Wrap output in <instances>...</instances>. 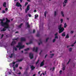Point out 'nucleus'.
Returning a JSON list of instances; mask_svg holds the SVG:
<instances>
[{
  "label": "nucleus",
  "instance_id": "412c9836",
  "mask_svg": "<svg viewBox=\"0 0 76 76\" xmlns=\"http://www.w3.org/2000/svg\"><path fill=\"white\" fill-rule=\"evenodd\" d=\"M61 13L62 16H63V17H64V14H63V11H61Z\"/></svg>",
  "mask_w": 76,
  "mask_h": 76
},
{
  "label": "nucleus",
  "instance_id": "6e6d98bb",
  "mask_svg": "<svg viewBox=\"0 0 76 76\" xmlns=\"http://www.w3.org/2000/svg\"><path fill=\"white\" fill-rule=\"evenodd\" d=\"M13 70L14 71H15V67H13Z\"/></svg>",
  "mask_w": 76,
  "mask_h": 76
},
{
  "label": "nucleus",
  "instance_id": "20e7f679",
  "mask_svg": "<svg viewBox=\"0 0 76 76\" xmlns=\"http://www.w3.org/2000/svg\"><path fill=\"white\" fill-rule=\"evenodd\" d=\"M29 9H30V5L28 4L27 7V8L25 10V12L26 13H28V11L29 10Z\"/></svg>",
  "mask_w": 76,
  "mask_h": 76
},
{
  "label": "nucleus",
  "instance_id": "aec40b11",
  "mask_svg": "<svg viewBox=\"0 0 76 76\" xmlns=\"http://www.w3.org/2000/svg\"><path fill=\"white\" fill-rule=\"evenodd\" d=\"M1 32H3V31H6V29L4 28H3V29L2 30H1Z\"/></svg>",
  "mask_w": 76,
  "mask_h": 76
},
{
  "label": "nucleus",
  "instance_id": "e2e57ef3",
  "mask_svg": "<svg viewBox=\"0 0 76 76\" xmlns=\"http://www.w3.org/2000/svg\"><path fill=\"white\" fill-rule=\"evenodd\" d=\"M40 72H41V71L39 72L38 74H39V75L40 74Z\"/></svg>",
  "mask_w": 76,
  "mask_h": 76
},
{
  "label": "nucleus",
  "instance_id": "a878e982",
  "mask_svg": "<svg viewBox=\"0 0 76 76\" xmlns=\"http://www.w3.org/2000/svg\"><path fill=\"white\" fill-rule=\"evenodd\" d=\"M34 16H35L34 18L37 19V18H38V15H34Z\"/></svg>",
  "mask_w": 76,
  "mask_h": 76
},
{
  "label": "nucleus",
  "instance_id": "b1692460",
  "mask_svg": "<svg viewBox=\"0 0 76 76\" xmlns=\"http://www.w3.org/2000/svg\"><path fill=\"white\" fill-rule=\"evenodd\" d=\"M66 38H69V34H67L66 35V36L65 37Z\"/></svg>",
  "mask_w": 76,
  "mask_h": 76
},
{
  "label": "nucleus",
  "instance_id": "7ed1b4c3",
  "mask_svg": "<svg viewBox=\"0 0 76 76\" xmlns=\"http://www.w3.org/2000/svg\"><path fill=\"white\" fill-rule=\"evenodd\" d=\"M61 26H62V25L60 24L58 26V28L59 29V33L60 34L61 33V32H63L64 31V28H63L61 27Z\"/></svg>",
  "mask_w": 76,
  "mask_h": 76
},
{
  "label": "nucleus",
  "instance_id": "9d476101",
  "mask_svg": "<svg viewBox=\"0 0 76 76\" xmlns=\"http://www.w3.org/2000/svg\"><path fill=\"white\" fill-rule=\"evenodd\" d=\"M21 41H26V39L24 37H21Z\"/></svg>",
  "mask_w": 76,
  "mask_h": 76
},
{
  "label": "nucleus",
  "instance_id": "f704fd0d",
  "mask_svg": "<svg viewBox=\"0 0 76 76\" xmlns=\"http://www.w3.org/2000/svg\"><path fill=\"white\" fill-rule=\"evenodd\" d=\"M55 39H58V36H56L55 37Z\"/></svg>",
  "mask_w": 76,
  "mask_h": 76
},
{
  "label": "nucleus",
  "instance_id": "de8ad7c7",
  "mask_svg": "<svg viewBox=\"0 0 76 76\" xmlns=\"http://www.w3.org/2000/svg\"><path fill=\"white\" fill-rule=\"evenodd\" d=\"M57 34H58V33H56V34H55V36H57Z\"/></svg>",
  "mask_w": 76,
  "mask_h": 76
},
{
  "label": "nucleus",
  "instance_id": "603ef678",
  "mask_svg": "<svg viewBox=\"0 0 76 76\" xmlns=\"http://www.w3.org/2000/svg\"><path fill=\"white\" fill-rule=\"evenodd\" d=\"M70 59H69V60L68 61V62L67 63V64H68L69 63V62H70Z\"/></svg>",
  "mask_w": 76,
  "mask_h": 76
},
{
  "label": "nucleus",
  "instance_id": "f03ea898",
  "mask_svg": "<svg viewBox=\"0 0 76 76\" xmlns=\"http://www.w3.org/2000/svg\"><path fill=\"white\" fill-rule=\"evenodd\" d=\"M16 47H17V48H19V50H20V49L24 48V47H25V45H22V42H19L18 43V45L16 46Z\"/></svg>",
  "mask_w": 76,
  "mask_h": 76
},
{
  "label": "nucleus",
  "instance_id": "5701e85b",
  "mask_svg": "<svg viewBox=\"0 0 76 76\" xmlns=\"http://www.w3.org/2000/svg\"><path fill=\"white\" fill-rule=\"evenodd\" d=\"M22 25H23V23H22L20 24L19 26H18L19 28H21Z\"/></svg>",
  "mask_w": 76,
  "mask_h": 76
},
{
  "label": "nucleus",
  "instance_id": "a19ab883",
  "mask_svg": "<svg viewBox=\"0 0 76 76\" xmlns=\"http://www.w3.org/2000/svg\"><path fill=\"white\" fill-rule=\"evenodd\" d=\"M49 39V38H46V42H47V41H48V40Z\"/></svg>",
  "mask_w": 76,
  "mask_h": 76
},
{
  "label": "nucleus",
  "instance_id": "423d86ee",
  "mask_svg": "<svg viewBox=\"0 0 76 76\" xmlns=\"http://www.w3.org/2000/svg\"><path fill=\"white\" fill-rule=\"evenodd\" d=\"M16 6L18 7H22V5L20 4L18 2L16 3V4H15Z\"/></svg>",
  "mask_w": 76,
  "mask_h": 76
},
{
  "label": "nucleus",
  "instance_id": "4be33fe9",
  "mask_svg": "<svg viewBox=\"0 0 76 76\" xmlns=\"http://www.w3.org/2000/svg\"><path fill=\"white\" fill-rule=\"evenodd\" d=\"M18 49H17V48H16V47H14L13 48V50H15V51H17V50Z\"/></svg>",
  "mask_w": 76,
  "mask_h": 76
},
{
  "label": "nucleus",
  "instance_id": "6ab92c4d",
  "mask_svg": "<svg viewBox=\"0 0 76 76\" xmlns=\"http://www.w3.org/2000/svg\"><path fill=\"white\" fill-rule=\"evenodd\" d=\"M18 39H19V37H17V38H16L15 39H13L12 40H13V41H14V40H16V41H18Z\"/></svg>",
  "mask_w": 76,
  "mask_h": 76
},
{
  "label": "nucleus",
  "instance_id": "09e8293b",
  "mask_svg": "<svg viewBox=\"0 0 76 76\" xmlns=\"http://www.w3.org/2000/svg\"><path fill=\"white\" fill-rule=\"evenodd\" d=\"M55 16H56V11H55Z\"/></svg>",
  "mask_w": 76,
  "mask_h": 76
},
{
  "label": "nucleus",
  "instance_id": "393cba45",
  "mask_svg": "<svg viewBox=\"0 0 76 76\" xmlns=\"http://www.w3.org/2000/svg\"><path fill=\"white\" fill-rule=\"evenodd\" d=\"M29 50V48H27L26 49H24V51H28V50Z\"/></svg>",
  "mask_w": 76,
  "mask_h": 76
},
{
  "label": "nucleus",
  "instance_id": "f257e3e1",
  "mask_svg": "<svg viewBox=\"0 0 76 76\" xmlns=\"http://www.w3.org/2000/svg\"><path fill=\"white\" fill-rule=\"evenodd\" d=\"M6 22H4L3 21L5 20L4 18H3L2 19H0L1 21L0 24H1L2 26L4 27V28H6L7 29L10 28V27L9 26V23L10 22V20H8L7 18H6Z\"/></svg>",
  "mask_w": 76,
  "mask_h": 76
},
{
  "label": "nucleus",
  "instance_id": "2eb2a0df",
  "mask_svg": "<svg viewBox=\"0 0 76 76\" xmlns=\"http://www.w3.org/2000/svg\"><path fill=\"white\" fill-rule=\"evenodd\" d=\"M65 33V32H64L61 35L62 37H65V36H66V34Z\"/></svg>",
  "mask_w": 76,
  "mask_h": 76
},
{
  "label": "nucleus",
  "instance_id": "4468645a",
  "mask_svg": "<svg viewBox=\"0 0 76 76\" xmlns=\"http://www.w3.org/2000/svg\"><path fill=\"white\" fill-rule=\"evenodd\" d=\"M6 2H4V3L3 4V6L4 7H6Z\"/></svg>",
  "mask_w": 76,
  "mask_h": 76
},
{
  "label": "nucleus",
  "instance_id": "0eeeda50",
  "mask_svg": "<svg viewBox=\"0 0 76 76\" xmlns=\"http://www.w3.org/2000/svg\"><path fill=\"white\" fill-rule=\"evenodd\" d=\"M38 47H36V49L35 47H34L33 48V51H35V52H37V51H38Z\"/></svg>",
  "mask_w": 76,
  "mask_h": 76
},
{
  "label": "nucleus",
  "instance_id": "13d9d810",
  "mask_svg": "<svg viewBox=\"0 0 76 76\" xmlns=\"http://www.w3.org/2000/svg\"><path fill=\"white\" fill-rule=\"evenodd\" d=\"M19 69H20V70H21V69H22V68L21 67H20Z\"/></svg>",
  "mask_w": 76,
  "mask_h": 76
},
{
  "label": "nucleus",
  "instance_id": "4c0bfd02",
  "mask_svg": "<svg viewBox=\"0 0 76 76\" xmlns=\"http://www.w3.org/2000/svg\"><path fill=\"white\" fill-rule=\"evenodd\" d=\"M54 70H55V67H53L52 68V71H54Z\"/></svg>",
  "mask_w": 76,
  "mask_h": 76
},
{
  "label": "nucleus",
  "instance_id": "ea45409f",
  "mask_svg": "<svg viewBox=\"0 0 76 76\" xmlns=\"http://www.w3.org/2000/svg\"><path fill=\"white\" fill-rule=\"evenodd\" d=\"M65 3V2H64L63 3V4H64V5H63V7H64V6H66V4H64Z\"/></svg>",
  "mask_w": 76,
  "mask_h": 76
},
{
  "label": "nucleus",
  "instance_id": "052dcab7",
  "mask_svg": "<svg viewBox=\"0 0 76 76\" xmlns=\"http://www.w3.org/2000/svg\"><path fill=\"white\" fill-rule=\"evenodd\" d=\"M47 56H48V55L46 54L45 56V58H46V57H47Z\"/></svg>",
  "mask_w": 76,
  "mask_h": 76
},
{
  "label": "nucleus",
  "instance_id": "4d7b16f0",
  "mask_svg": "<svg viewBox=\"0 0 76 76\" xmlns=\"http://www.w3.org/2000/svg\"><path fill=\"white\" fill-rule=\"evenodd\" d=\"M35 30H34L33 31V33H35Z\"/></svg>",
  "mask_w": 76,
  "mask_h": 76
},
{
  "label": "nucleus",
  "instance_id": "39448f33",
  "mask_svg": "<svg viewBox=\"0 0 76 76\" xmlns=\"http://www.w3.org/2000/svg\"><path fill=\"white\" fill-rule=\"evenodd\" d=\"M29 57L30 58V59H32L34 58V55L32 53H29Z\"/></svg>",
  "mask_w": 76,
  "mask_h": 76
},
{
  "label": "nucleus",
  "instance_id": "5fc2aeb1",
  "mask_svg": "<svg viewBox=\"0 0 76 76\" xmlns=\"http://www.w3.org/2000/svg\"><path fill=\"white\" fill-rule=\"evenodd\" d=\"M8 10V9L7 8H5V11H7V10Z\"/></svg>",
  "mask_w": 76,
  "mask_h": 76
},
{
  "label": "nucleus",
  "instance_id": "864d4df0",
  "mask_svg": "<svg viewBox=\"0 0 76 76\" xmlns=\"http://www.w3.org/2000/svg\"><path fill=\"white\" fill-rule=\"evenodd\" d=\"M42 52V51L41 50V52H40L39 54V55H41V53Z\"/></svg>",
  "mask_w": 76,
  "mask_h": 76
},
{
  "label": "nucleus",
  "instance_id": "49530a36",
  "mask_svg": "<svg viewBox=\"0 0 76 76\" xmlns=\"http://www.w3.org/2000/svg\"><path fill=\"white\" fill-rule=\"evenodd\" d=\"M29 17H32V15L31 14L28 15Z\"/></svg>",
  "mask_w": 76,
  "mask_h": 76
},
{
  "label": "nucleus",
  "instance_id": "ddd939ff",
  "mask_svg": "<svg viewBox=\"0 0 76 76\" xmlns=\"http://www.w3.org/2000/svg\"><path fill=\"white\" fill-rule=\"evenodd\" d=\"M39 41H40V42L38 43V45H40L41 44H42V41H41V39H39Z\"/></svg>",
  "mask_w": 76,
  "mask_h": 76
},
{
  "label": "nucleus",
  "instance_id": "c756f323",
  "mask_svg": "<svg viewBox=\"0 0 76 76\" xmlns=\"http://www.w3.org/2000/svg\"><path fill=\"white\" fill-rule=\"evenodd\" d=\"M70 46H68L67 47V48H69V47H70ZM70 46H71L72 47H73V46H74V45L73 44L72 45H70Z\"/></svg>",
  "mask_w": 76,
  "mask_h": 76
},
{
  "label": "nucleus",
  "instance_id": "37998d69",
  "mask_svg": "<svg viewBox=\"0 0 76 76\" xmlns=\"http://www.w3.org/2000/svg\"><path fill=\"white\" fill-rule=\"evenodd\" d=\"M55 41H56V39H54L53 40V42H55Z\"/></svg>",
  "mask_w": 76,
  "mask_h": 76
},
{
  "label": "nucleus",
  "instance_id": "c9c22d12",
  "mask_svg": "<svg viewBox=\"0 0 76 76\" xmlns=\"http://www.w3.org/2000/svg\"><path fill=\"white\" fill-rule=\"evenodd\" d=\"M4 36V34H2L1 39V38H2Z\"/></svg>",
  "mask_w": 76,
  "mask_h": 76
},
{
  "label": "nucleus",
  "instance_id": "338daca9",
  "mask_svg": "<svg viewBox=\"0 0 76 76\" xmlns=\"http://www.w3.org/2000/svg\"><path fill=\"white\" fill-rule=\"evenodd\" d=\"M27 1H29V2H30V1H31L29 0H27Z\"/></svg>",
  "mask_w": 76,
  "mask_h": 76
},
{
  "label": "nucleus",
  "instance_id": "680f3d73",
  "mask_svg": "<svg viewBox=\"0 0 76 76\" xmlns=\"http://www.w3.org/2000/svg\"><path fill=\"white\" fill-rule=\"evenodd\" d=\"M20 3H22V1H23V0H20Z\"/></svg>",
  "mask_w": 76,
  "mask_h": 76
},
{
  "label": "nucleus",
  "instance_id": "58836bf2",
  "mask_svg": "<svg viewBox=\"0 0 76 76\" xmlns=\"http://www.w3.org/2000/svg\"><path fill=\"white\" fill-rule=\"evenodd\" d=\"M65 67H66L65 66H64V67L63 68H62V69L63 70V71L64 70H65Z\"/></svg>",
  "mask_w": 76,
  "mask_h": 76
},
{
  "label": "nucleus",
  "instance_id": "1a4fd4ad",
  "mask_svg": "<svg viewBox=\"0 0 76 76\" xmlns=\"http://www.w3.org/2000/svg\"><path fill=\"white\" fill-rule=\"evenodd\" d=\"M44 61H45L43 60V61L41 63L40 65V67H42V66H43L44 65Z\"/></svg>",
  "mask_w": 76,
  "mask_h": 76
},
{
  "label": "nucleus",
  "instance_id": "bf43d9fd",
  "mask_svg": "<svg viewBox=\"0 0 76 76\" xmlns=\"http://www.w3.org/2000/svg\"><path fill=\"white\" fill-rule=\"evenodd\" d=\"M27 73H28V72H25L24 73V74H25V75H27Z\"/></svg>",
  "mask_w": 76,
  "mask_h": 76
},
{
  "label": "nucleus",
  "instance_id": "c85d7f7f",
  "mask_svg": "<svg viewBox=\"0 0 76 76\" xmlns=\"http://www.w3.org/2000/svg\"><path fill=\"white\" fill-rule=\"evenodd\" d=\"M69 51L71 52L72 51V48H70L69 49Z\"/></svg>",
  "mask_w": 76,
  "mask_h": 76
},
{
  "label": "nucleus",
  "instance_id": "c03bdc74",
  "mask_svg": "<svg viewBox=\"0 0 76 76\" xmlns=\"http://www.w3.org/2000/svg\"><path fill=\"white\" fill-rule=\"evenodd\" d=\"M37 37H39V34H37L36 35Z\"/></svg>",
  "mask_w": 76,
  "mask_h": 76
},
{
  "label": "nucleus",
  "instance_id": "6e6552de",
  "mask_svg": "<svg viewBox=\"0 0 76 76\" xmlns=\"http://www.w3.org/2000/svg\"><path fill=\"white\" fill-rule=\"evenodd\" d=\"M16 44V42L15 41H13L12 42L11 44V45L12 46H13V45H14L15 44Z\"/></svg>",
  "mask_w": 76,
  "mask_h": 76
},
{
  "label": "nucleus",
  "instance_id": "3c124183",
  "mask_svg": "<svg viewBox=\"0 0 76 76\" xmlns=\"http://www.w3.org/2000/svg\"><path fill=\"white\" fill-rule=\"evenodd\" d=\"M62 72V71L60 70L59 72V73L60 74H61V73Z\"/></svg>",
  "mask_w": 76,
  "mask_h": 76
},
{
  "label": "nucleus",
  "instance_id": "0e129e2a",
  "mask_svg": "<svg viewBox=\"0 0 76 76\" xmlns=\"http://www.w3.org/2000/svg\"><path fill=\"white\" fill-rule=\"evenodd\" d=\"M34 12H37V10H34Z\"/></svg>",
  "mask_w": 76,
  "mask_h": 76
},
{
  "label": "nucleus",
  "instance_id": "f8f14e48",
  "mask_svg": "<svg viewBox=\"0 0 76 76\" xmlns=\"http://www.w3.org/2000/svg\"><path fill=\"white\" fill-rule=\"evenodd\" d=\"M30 66H31V70H33L35 68V67L33 65H32V66L31 65Z\"/></svg>",
  "mask_w": 76,
  "mask_h": 76
},
{
  "label": "nucleus",
  "instance_id": "2f4dec72",
  "mask_svg": "<svg viewBox=\"0 0 76 76\" xmlns=\"http://www.w3.org/2000/svg\"><path fill=\"white\" fill-rule=\"evenodd\" d=\"M64 2L65 4H66V3H67V0H65L64 1Z\"/></svg>",
  "mask_w": 76,
  "mask_h": 76
},
{
  "label": "nucleus",
  "instance_id": "f3484780",
  "mask_svg": "<svg viewBox=\"0 0 76 76\" xmlns=\"http://www.w3.org/2000/svg\"><path fill=\"white\" fill-rule=\"evenodd\" d=\"M13 54H15V53H14V51H13V53H12L11 54V56H10V58H12V57H13Z\"/></svg>",
  "mask_w": 76,
  "mask_h": 76
},
{
  "label": "nucleus",
  "instance_id": "69168bd1",
  "mask_svg": "<svg viewBox=\"0 0 76 76\" xmlns=\"http://www.w3.org/2000/svg\"><path fill=\"white\" fill-rule=\"evenodd\" d=\"M71 33H72V34H73V31H71Z\"/></svg>",
  "mask_w": 76,
  "mask_h": 76
},
{
  "label": "nucleus",
  "instance_id": "cd10ccee",
  "mask_svg": "<svg viewBox=\"0 0 76 76\" xmlns=\"http://www.w3.org/2000/svg\"><path fill=\"white\" fill-rule=\"evenodd\" d=\"M47 15V12L45 11L44 13V15L45 17H46Z\"/></svg>",
  "mask_w": 76,
  "mask_h": 76
},
{
  "label": "nucleus",
  "instance_id": "72a5a7b5",
  "mask_svg": "<svg viewBox=\"0 0 76 76\" xmlns=\"http://www.w3.org/2000/svg\"><path fill=\"white\" fill-rule=\"evenodd\" d=\"M39 60H38L36 62V64H38V62H39Z\"/></svg>",
  "mask_w": 76,
  "mask_h": 76
},
{
  "label": "nucleus",
  "instance_id": "8fccbe9b",
  "mask_svg": "<svg viewBox=\"0 0 76 76\" xmlns=\"http://www.w3.org/2000/svg\"><path fill=\"white\" fill-rule=\"evenodd\" d=\"M2 12L3 13H6V12H5L4 10L2 11Z\"/></svg>",
  "mask_w": 76,
  "mask_h": 76
},
{
  "label": "nucleus",
  "instance_id": "dca6fc26",
  "mask_svg": "<svg viewBox=\"0 0 76 76\" xmlns=\"http://www.w3.org/2000/svg\"><path fill=\"white\" fill-rule=\"evenodd\" d=\"M23 60V59H21L20 60L19 59H18L17 62H20V61H22Z\"/></svg>",
  "mask_w": 76,
  "mask_h": 76
},
{
  "label": "nucleus",
  "instance_id": "774afa93",
  "mask_svg": "<svg viewBox=\"0 0 76 76\" xmlns=\"http://www.w3.org/2000/svg\"><path fill=\"white\" fill-rule=\"evenodd\" d=\"M36 75L34 74L32 76H35Z\"/></svg>",
  "mask_w": 76,
  "mask_h": 76
},
{
  "label": "nucleus",
  "instance_id": "e433bc0d",
  "mask_svg": "<svg viewBox=\"0 0 76 76\" xmlns=\"http://www.w3.org/2000/svg\"><path fill=\"white\" fill-rule=\"evenodd\" d=\"M15 66L16 67H18V64H16L15 65Z\"/></svg>",
  "mask_w": 76,
  "mask_h": 76
},
{
  "label": "nucleus",
  "instance_id": "473e14b6",
  "mask_svg": "<svg viewBox=\"0 0 76 76\" xmlns=\"http://www.w3.org/2000/svg\"><path fill=\"white\" fill-rule=\"evenodd\" d=\"M61 23H63V20L62 19H61Z\"/></svg>",
  "mask_w": 76,
  "mask_h": 76
},
{
  "label": "nucleus",
  "instance_id": "9b49d317",
  "mask_svg": "<svg viewBox=\"0 0 76 76\" xmlns=\"http://www.w3.org/2000/svg\"><path fill=\"white\" fill-rule=\"evenodd\" d=\"M26 26L27 25V28H30V25H29V23L27 22V23H26Z\"/></svg>",
  "mask_w": 76,
  "mask_h": 76
},
{
  "label": "nucleus",
  "instance_id": "a18cd8bd",
  "mask_svg": "<svg viewBox=\"0 0 76 76\" xmlns=\"http://www.w3.org/2000/svg\"><path fill=\"white\" fill-rule=\"evenodd\" d=\"M50 56H54V54H50Z\"/></svg>",
  "mask_w": 76,
  "mask_h": 76
},
{
  "label": "nucleus",
  "instance_id": "79ce46f5",
  "mask_svg": "<svg viewBox=\"0 0 76 76\" xmlns=\"http://www.w3.org/2000/svg\"><path fill=\"white\" fill-rule=\"evenodd\" d=\"M16 63V62H13L12 63V64H13L14 65H13V66H14V65H15V64Z\"/></svg>",
  "mask_w": 76,
  "mask_h": 76
},
{
  "label": "nucleus",
  "instance_id": "a211bd4d",
  "mask_svg": "<svg viewBox=\"0 0 76 76\" xmlns=\"http://www.w3.org/2000/svg\"><path fill=\"white\" fill-rule=\"evenodd\" d=\"M32 41H31L29 43H26V45H29V44H32Z\"/></svg>",
  "mask_w": 76,
  "mask_h": 76
},
{
  "label": "nucleus",
  "instance_id": "7c9ffc66",
  "mask_svg": "<svg viewBox=\"0 0 76 76\" xmlns=\"http://www.w3.org/2000/svg\"><path fill=\"white\" fill-rule=\"evenodd\" d=\"M28 4V3L26 2L25 3V6H27V5Z\"/></svg>",
  "mask_w": 76,
  "mask_h": 76
},
{
  "label": "nucleus",
  "instance_id": "bb28decb",
  "mask_svg": "<svg viewBox=\"0 0 76 76\" xmlns=\"http://www.w3.org/2000/svg\"><path fill=\"white\" fill-rule=\"evenodd\" d=\"M67 26V24H66V23H65L64 24V28H66V27Z\"/></svg>",
  "mask_w": 76,
  "mask_h": 76
}]
</instances>
